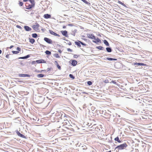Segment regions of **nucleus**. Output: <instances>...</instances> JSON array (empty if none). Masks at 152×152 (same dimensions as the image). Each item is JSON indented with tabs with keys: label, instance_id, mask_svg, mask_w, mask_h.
<instances>
[{
	"label": "nucleus",
	"instance_id": "nucleus-1",
	"mask_svg": "<svg viewBox=\"0 0 152 152\" xmlns=\"http://www.w3.org/2000/svg\"><path fill=\"white\" fill-rule=\"evenodd\" d=\"M127 146V144L126 143H124L117 146L115 148V149L117 150H118V151L119 150H122L125 149Z\"/></svg>",
	"mask_w": 152,
	"mask_h": 152
},
{
	"label": "nucleus",
	"instance_id": "nucleus-2",
	"mask_svg": "<svg viewBox=\"0 0 152 152\" xmlns=\"http://www.w3.org/2000/svg\"><path fill=\"white\" fill-rule=\"evenodd\" d=\"M44 40L47 42L49 44H52V40L48 38L45 37L44 38Z\"/></svg>",
	"mask_w": 152,
	"mask_h": 152
},
{
	"label": "nucleus",
	"instance_id": "nucleus-3",
	"mask_svg": "<svg viewBox=\"0 0 152 152\" xmlns=\"http://www.w3.org/2000/svg\"><path fill=\"white\" fill-rule=\"evenodd\" d=\"M18 75L20 77H30V75L28 74H18Z\"/></svg>",
	"mask_w": 152,
	"mask_h": 152
},
{
	"label": "nucleus",
	"instance_id": "nucleus-4",
	"mask_svg": "<svg viewBox=\"0 0 152 152\" xmlns=\"http://www.w3.org/2000/svg\"><path fill=\"white\" fill-rule=\"evenodd\" d=\"M145 64L144 63H134V65L135 66V67H137L138 66H144L145 65Z\"/></svg>",
	"mask_w": 152,
	"mask_h": 152
},
{
	"label": "nucleus",
	"instance_id": "nucleus-5",
	"mask_svg": "<svg viewBox=\"0 0 152 152\" xmlns=\"http://www.w3.org/2000/svg\"><path fill=\"white\" fill-rule=\"evenodd\" d=\"M88 36L89 38L96 39V37L92 34H89Z\"/></svg>",
	"mask_w": 152,
	"mask_h": 152
},
{
	"label": "nucleus",
	"instance_id": "nucleus-6",
	"mask_svg": "<svg viewBox=\"0 0 152 152\" xmlns=\"http://www.w3.org/2000/svg\"><path fill=\"white\" fill-rule=\"evenodd\" d=\"M61 32L62 34V35L64 36L65 37H67L68 35H67V31L65 30V31H61Z\"/></svg>",
	"mask_w": 152,
	"mask_h": 152
},
{
	"label": "nucleus",
	"instance_id": "nucleus-7",
	"mask_svg": "<svg viewBox=\"0 0 152 152\" xmlns=\"http://www.w3.org/2000/svg\"><path fill=\"white\" fill-rule=\"evenodd\" d=\"M39 26V24H37L36 25H33L32 26V28L35 31H37L38 30Z\"/></svg>",
	"mask_w": 152,
	"mask_h": 152
},
{
	"label": "nucleus",
	"instance_id": "nucleus-8",
	"mask_svg": "<svg viewBox=\"0 0 152 152\" xmlns=\"http://www.w3.org/2000/svg\"><path fill=\"white\" fill-rule=\"evenodd\" d=\"M49 31L50 34L52 35H53L55 36H58V37L60 36V35L58 34L55 33L54 32H53L52 31H51V30H49Z\"/></svg>",
	"mask_w": 152,
	"mask_h": 152
},
{
	"label": "nucleus",
	"instance_id": "nucleus-9",
	"mask_svg": "<svg viewBox=\"0 0 152 152\" xmlns=\"http://www.w3.org/2000/svg\"><path fill=\"white\" fill-rule=\"evenodd\" d=\"M16 134H17L18 136H20V137H23V138H24V137H25V136L24 135H23V134H21V133H20L19 132V131H18V130H16Z\"/></svg>",
	"mask_w": 152,
	"mask_h": 152
},
{
	"label": "nucleus",
	"instance_id": "nucleus-10",
	"mask_svg": "<svg viewBox=\"0 0 152 152\" xmlns=\"http://www.w3.org/2000/svg\"><path fill=\"white\" fill-rule=\"evenodd\" d=\"M24 28L25 30L26 31H30L32 29L31 28H30L29 26H24Z\"/></svg>",
	"mask_w": 152,
	"mask_h": 152
},
{
	"label": "nucleus",
	"instance_id": "nucleus-11",
	"mask_svg": "<svg viewBox=\"0 0 152 152\" xmlns=\"http://www.w3.org/2000/svg\"><path fill=\"white\" fill-rule=\"evenodd\" d=\"M43 17L45 18L48 19V18H50L51 15H50L49 14H45L44 15Z\"/></svg>",
	"mask_w": 152,
	"mask_h": 152
},
{
	"label": "nucleus",
	"instance_id": "nucleus-12",
	"mask_svg": "<svg viewBox=\"0 0 152 152\" xmlns=\"http://www.w3.org/2000/svg\"><path fill=\"white\" fill-rule=\"evenodd\" d=\"M95 41H94V40H93V42H94L96 43H97L98 42H101V41L98 38H96V39H95Z\"/></svg>",
	"mask_w": 152,
	"mask_h": 152
},
{
	"label": "nucleus",
	"instance_id": "nucleus-13",
	"mask_svg": "<svg viewBox=\"0 0 152 152\" xmlns=\"http://www.w3.org/2000/svg\"><path fill=\"white\" fill-rule=\"evenodd\" d=\"M77 64V62L76 60H72V65L73 66H75Z\"/></svg>",
	"mask_w": 152,
	"mask_h": 152
},
{
	"label": "nucleus",
	"instance_id": "nucleus-14",
	"mask_svg": "<svg viewBox=\"0 0 152 152\" xmlns=\"http://www.w3.org/2000/svg\"><path fill=\"white\" fill-rule=\"evenodd\" d=\"M26 6L27 7L26 9H27L30 10L31 9L32 7H34L31 6V5H29L27 3H26Z\"/></svg>",
	"mask_w": 152,
	"mask_h": 152
},
{
	"label": "nucleus",
	"instance_id": "nucleus-15",
	"mask_svg": "<svg viewBox=\"0 0 152 152\" xmlns=\"http://www.w3.org/2000/svg\"><path fill=\"white\" fill-rule=\"evenodd\" d=\"M31 4V6L34 7L35 4V2L34 0H28Z\"/></svg>",
	"mask_w": 152,
	"mask_h": 152
},
{
	"label": "nucleus",
	"instance_id": "nucleus-16",
	"mask_svg": "<svg viewBox=\"0 0 152 152\" xmlns=\"http://www.w3.org/2000/svg\"><path fill=\"white\" fill-rule=\"evenodd\" d=\"M30 56L29 55H28L27 56L22 57H20L18 58V59H27L28 58H29Z\"/></svg>",
	"mask_w": 152,
	"mask_h": 152
},
{
	"label": "nucleus",
	"instance_id": "nucleus-17",
	"mask_svg": "<svg viewBox=\"0 0 152 152\" xmlns=\"http://www.w3.org/2000/svg\"><path fill=\"white\" fill-rule=\"evenodd\" d=\"M96 48L100 50H105L104 48L101 46L96 47Z\"/></svg>",
	"mask_w": 152,
	"mask_h": 152
},
{
	"label": "nucleus",
	"instance_id": "nucleus-18",
	"mask_svg": "<svg viewBox=\"0 0 152 152\" xmlns=\"http://www.w3.org/2000/svg\"><path fill=\"white\" fill-rule=\"evenodd\" d=\"M103 42H104V43L105 44V45L106 46H109L110 45L107 40H104Z\"/></svg>",
	"mask_w": 152,
	"mask_h": 152
},
{
	"label": "nucleus",
	"instance_id": "nucleus-19",
	"mask_svg": "<svg viewBox=\"0 0 152 152\" xmlns=\"http://www.w3.org/2000/svg\"><path fill=\"white\" fill-rule=\"evenodd\" d=\"M109 61H116L117 59L116 58H111L107 57L106 58Z\"/></svg>",
	"mask_w": 152,
	"mask_h": 152
},
{
	"label": "nucleus",
	"instance_id": "nucleus-20",
	"mask_svg": "<svg viewBox=\"0 0 152 152\" xmlns=\"http://www.w3.org/2000/svg\"><path fill=\"white\" fill-rule=\"evenodd\" d=\"M114 140L115 141H117V142H118L119 143H121V141L120 140L119 137H118L115 138L114 139Z\"/></svg>",
	"mask_w": 152,
	"mask_h": 152
},
{
	"label": "nucleus",
	"instance_id": "nucleus-21",
	"mask_svg": "<svg viewBox=\"0 0 152 152\" xmlns=\"http://www.w3.org/2000/svg\"><path fill=\"white\" fill-rule=\"evenodd\" d=\"M107 51L108 52H111L112 51V49L110 47H107L106 48Z\"/></svg>",
	"mask_w": 152,
	"mask_h": 152
},
{
	"label": "nucleus",
	"instance_id": "nucleus-22",
	"mask_svg": "<svg viewBox=\"0 0 152 152\" xmlns=\"http://www.w3.org/2000/svg\"><path fill=\"white\" fill-rule=\"evenodd\" d=\"M45 76V75L40 74L37 75V76L38 78H42L43 77Z\"/></svg>",
	"mask_w": 152,
	"mask_h": 152
},
{
	"label": "nucleus",
	"instance_id": "nucleus-23",
	"mask_svg": "<svg viewBox=\"0 0 152 152\" xmlns=\"http://www.w3.org/2000/svg\"><path fill=\"white\" fill-rule=\"evenodd\" d=\"M75 44L79 47H80L81 46L80 43V42H75Z\"/></svg>",
	"mask_w": 152,
	"mask_h": 152
},
{
	"label": "nucleus",
	"instance_id": "nucleus-24",
	"mask_svg": "<svg viewBox=\"0 0 152 152\" xmlns=\"http://www.w3.org/2000/svg\"><path fill=\"white\" fill-rule=\"evenodd\" d=\"M35 41V40L33 39H30L29 42L32 44H33Z\"/></svg>",
	"mask_w": 152,
	"mask_h": 152
},
{
	"label": "nucleus",
	"instance_id": "nucleus-25",
	"mask_svg": "<svg viewBox=\"0 0 152 152\" xmlns=\"http://www.w3.org/2000/svg\"><path fill=\"white\" fill-rule=\"evenodd\" d=\"M45 53L47 55H50L51 54V52L48 50H46L45 51Z\"/></svg>",
	"mask_w": 152,
	"mask_h": 152
},
{
	"label": "nucleus",
	"instance_id": "nucleus-26",
	"mask_svg": "<svg viewBox=\"0 0 152 152\" xmlns=\"http://www.w3.org/2000/svg\"><path fill=\"white\" fill-rule=\"evenodd\" d=\"M118 3L121 4V5H123V6H124V7H125L126 6V5L124 3H123L121 1H118Z\"/></svg>",
	"mask_w": 152,
	"mask_h": 152
},
{
	"label": "nucleus",
	"instance_id": "nucleus-27",
	"mask_svg": "<svg viewBox=\"0 0 152 152\" xmlns=\"http://www.w3.org/2000/svg\"><path fill=\"white\" fill-rule=\"evenodd\" d=\"M54 56L56 58H59L60 56L58 53H55L54 55Z\"/></svg>",
	"mask_w": 152,
	"mask_h": 152
},
{
	"label": "nucleus",
	"instance_id": "nucleus-28",
	"mask_svg": "<svg viewBox=\"0 0 152 152\" xmlns=\"http://www.w3.org/2000/svg\"><path fill=\"white\" fill-rule=\"evenodd\" d=\"M38 98L40 100V101L39 102L40 103H42L43 100V97H38Z\"/></svg>",
	"mask_w": 152,
	"mask_h": 152
},
{
	"label": "nucleus",
	"instance_id": "nucleus-29",
	"mask_svg": "<svg viewBox=\"0 0 152 152\" xmlns=\"http://www.w3.org/2000/svg\"><path fill=\"white\" fill-rule=\"evenodd\" d=\"M37 36V34L34 33L32 34V37L34 38H36Z\"/></svg>",
	"mask_w": 152,
	"mask_h": 152
},
{
	"label": "nucleus",
	"instance_id": "nucleus-30",
	"mask_svg": "<svg viewBox=\"0 0 152 152\" xmlns=\"http://www.w3.org/2000/svg\"><path fill=\"white\" fill-rule=\"evenodd\" d=\"M69 76L70 78H72V79H75L74 76L72 74H69Z\"/></svg>",
	"mask_w": 152,
	"mask_h": 152
},
{
	"label": "nucleus",
	"instance_id": "nucleus-31",
	"mask_svg": "<svg viewBox=\"0 0 152 152\" xmlns=\"http://www.w3.org/2000/svg\"><path fill=\"white\" fill-rule=\"evenodd\" d=\"M12 53L14 54H17L19 53V51H13Z\"/></svg>",
	"mask_w": 152,
	"mask_h": 152
},
{
	"label": "nucleus",
	"instance_id": "nucleus-32",
	"mask_svg": "<svg viewBox=\"0 0 152 152\" xmlns=\"http://www.w3.org/2000/svg\"><path fill=\"white\" fill-rule=\"evenodd\" d=\"M87 83V84L89 86L91 85L92 83V82L91 81H88Z\"/></svg>",
	"mask_w": 152,
	"mask_h": 152
},
{
	"label": "nucleus",
	"instance_id": "nucleus-33",
	"mask_svg": "<svg viewBox=\"0 0 152 152\" xmlns=\"http://www.w3.org/2000/svg\"><path fill=\"white\" fill-rule=\"evenodd\" d=\"M42 60H37L36 61V62L37 63H42Z\"/></svg>",
	"mask_w": 152,
	"mask_h": 152
},
{
	"label": "nucleus",
	"instance_id": "nucleus-34",
	"mask_svg": "<svg viewBox=\"0 0 152 152\" xmlns=\"http://www.w3.org/2000/svg\"><path fill=\"white\" fill-rule=\"evenodd\" d=\"M78 42H80V44L83 45H84V46H86V44H85V43H84L80 41H78Z\"/></svg>",
	"mask_w": 152,
	"mask_h": 152
},
{
	"label": "nucleus",
	"instance_id": "nucleus-35",
	"mask_svg": "<svg viewBox=\"0 0 152 152\" xmlns=\"http://www.w3.org/2000/svg\"><path fill=\"white\" fill-rule=\"evenodd\" d=\"M111 83H112L114 84H116V85H118V84H117V83L115 81H111Z\"/></svg>",
	"mask_w": 152,
	"mask_h": 152
},
{
	"label": "nucleus",
	"instance_id": "nucleus-36",
	"mask_svg": "<svg viewBox=\"0 0 152 152\" xmlns=\"http://www.w3.org/2000/svg\"><path fill=\"white\" fill-rule=\"evenodd\" d=\"M57 66V67L60 70L61 69V66L59 65L58 64H56Z\"/></svg>",
	"mask_w": 152,
	"mask_h": 152
},
{
	"label": "nucleus",
	"instance_id": "nucleus-37",
	"mask_svg": "<svg viewBox=\"0 0 152 152\" xmlns=\"http://www.w3.org/2000/svg\"><path fill=\"white\" fill-rule=\"evenodd\" d=\"M84 3L87 4L88 3V2L86 0H81Z\"/></svg>",
	"mask_w": 152,
	"mask_h": 152
},
{
	"label": "nucleus",
	"instance_id": "nucleus-38",
	"mask_svg": "<svg viewBox=\"0 0 152 152\" xmlns=\"http://www.w3.org/2000/svg\"><path fill=\"white\" fill-rule=\"evenodd\" d=\"M19 4L20 6H21L23 5V2H22L19 1Z\"/></svg>",
	"mask_w": 152,
	"mask_h": 152
},
{
	"label": "nucleus",
	"instance_id": "nucleus-39",
	"mask_svg": "<svg viewBox=\"0 0 152 152\" xmlns=\"http://www.w3.org/2000/svg\"><path fill=\"white\" fill-rule=\"evenodd\" d=\"M67 50L68 51H70V52H72V50L70 49V48H68L67 49Z\"/></svg>",
	"mask_w": 152,
	"mask_h": 152
},
{
	"label": "nucleus",
	"instance_id": "nucleus-40",
	"mask_svg": "<svg viewBox=\"0 0 152 152\" xmlns=\"http://www.w3.org/2000/svg\"><path fill=\"white\" fill-rule=\"evenodd\" d=\"M16 50H18L17 51H20V50H21V49L19 47H18L17 48Z\"/></svg>",
	"mask_w": 152,
	"mask_h": 152
},
{
	"label": "nucleus",
	"instance_id": "nucleus-41",
	"mask_svg": "<svg viewBox=\"0 0 152 152\" xmlns=\"http://www.w3.org/2000/svg\"><path fill=\"white\" fill-rule=\"evenodd\" d=\"M78 57V56L77 55L75 54L74 55V57L75 58H77Z\"/></svg>",
	"mask_w": 152,
	"mask_h": 152
},
{
	"label": "nucleus",
	"instance_id": "nucleus-42",
	"mask_svg": "<svg viewBox=\"0 0 152 152\" xmlns=\"http://www.w3.org/2000/svg\"><path fill=\"white\" fill-rule=\"evenodd\" d=\"M36 63H37V62H36V61H33L32 62V64H35Z\"/></svg>",
	"mask_w": 152,
	"mask_h": 152
},
{
	"label": "nucleus",
	"instance_id": "nucleus-43",
	"mask_svg": "<svg viewBox=\"0 0 152 152\" xmlns=\"http://www.w3.org/2000/svg\"><path fill=\"white\" fill-rule=\"evenodd\" d=\"M42 63H45L46 61H44V60L42 59Z\"/></svg>",
	"mask_w": 152,
	"mask_h": 152
},
{
	"label": "nucleus",
	"instance_id": "nucleus-44",
	"mask_svg": "<svg viewBox=\"0 0 152 152\" xmlns=\"http://www.w3.org/2000/svg\"><path fill=\"white\" fill-rule=\"evenodd\" d=\"M9 54L7 55L6 56V58H8L9 57Z\"/></svg>",
	"mask_w": 152,
	"mask_h": 152
},
{
	"label": "nucleus",
	"instance_id": "nucleus-45",
	"mask_svg": "<svg viewBox=\"0 0 152 152\" xmlns=\"http://www.w3.org/2000/svg\"><path fill=\"white\" fill-rule=\"evenodd\" d=\"M17 27H18V28H21V26H20L17 25Z\"/></svg>",
	"mask_w": 152,
	"mask_h": 152
},
{
	"label": "nucleus",
	"instance_id": "nucleus-46",
	"mask_svg": "<svg viewBox=\"0 0 152 152\" xmlns=\"http://www.w3.org/2000/svg\"><path fill=\"white\" fill-rule=\"evenodd\" d=\"M13 47V45H11L10 47V49H11Z\"/></svg>",
	"mask_w": 152,
	"mask_h": 152
},
{
	"label": "nucleus",
	"instance_id": "nucleus-47",
	"mask_svg": "<svg viewBox=\"0 0 152 152\" xmlns=\"http://www.w3.org/2000/svg\"><path fill=\"white\" fill-rule=\"evenodd\" d=\"M58 52L60 53H61L62 52V51L61 50H58Z\"/></svg>",
	"mask_w": 152,
	"mask_h": 152
},
{
	"label": "nucleus",
	"instance_id": "nucleus-48",
	"mask_svg": "<svg viewBox=\"0 0 152 152\" xmlns=\"http://www.w3.org/2000/svg\"><path fill=\"white\" fill-rule=\"evenodd\" d=\"M66 27L65 26H64L63 27V28H66Z\"/></svg>",
	"mask_w": 152,
	"mask_h": 152
},
{
	"label": "nucleus",
	"instance_id": "nucleus-49",
	"mask_svg": "<svg viewBox=\"0 0 152 152\" xmlns=\"http://www.w3.org/2000/svg\"><path fill=\"white\" fill-rule=\"evenodd\" d=\"M55 63H56V65L58 64L57 62L56 61H55Z\"/></svg>",
	"mask_w": 152,
	"mask_h": 152
},
{
	"label": "nucleus",
	"instance_id": "nucleus-50",
	"mask_svg": "<svg viewBox=\"0 0 152 152\" xmlns=\"http://www.w3.org/2000/svg\"><path fill=\"white\" fill-rule=\"evenodd\" d=\"M2 51L1 50H0V54L1 53Z\"/></svg>",
	"mask_w": 152,
	"mask_h": 152
},
{
	"label": "nucleus",
	"instance_id": "nucleus-51",
	"mask_svg": "<svg viewBox=\"0 0 152 152\" xmlns=\"http://www.w3.org/2000/svg\"><path fill=\"white\" fill-rule=\"evenodd\" d=\"M69 45H71V43L70 42V43L69 44Z\"/></svg>",
	"mask_w": 152,
	"mask_h": 152
},
{
	"label": "nucleus",
	"instance_id": "nucleus-52",
	"mask_svg": "<svg viewBox=\"0 0 152 152\" xmlns=\"http://www.w3.org/2000/svg\"><path fill=\"white\" fill-rule=\"evenodd\" d=\"M95 124H94V125H93L92 126V127L94 126H95Z\"/></svg>",
	"mask_w": 152,
	"mask_h": 152
},
{
	"label": "nucleus",
	"instance_id": "nucleus-53",
	"mask_svg": "<svg viewBox=\"0 0 152 152\" xmlns=\"http://www.w3.org/2000/svg\"><path fill=\"white\" fill-rule=\"evenodd\" d=\"M107 152H111V151H107Z\"/></svg>",
	"mask_w": 152,
	"mask_h": 152
},
{
	"label": "nucleus",
	"instance_id": "nucleus-54",
	"mask_svg": "<svg viewBox=\"0 0 152 152\" xmlns=\"http://www.w3.org/2000/svg\"><path fill=\"white\" fill-rule=\"evenodd\" d=\"M37 72H41L39 71H37Z\"/></svg>",
	"mask_w": 152,
	"mask_h": 152
},
{
	"label": "nucleus",
	"instance_id": "nucleus-55",
	"mask_svg": "<svg viewBox=\"0 0 152 152\" xmlns=\"http://www.w3.org/2000/svg\"><path fill=\"white\" fill-rule=\"evenodd\" d=\"M48 71H49L50 70V69L48 68Z\"/></svg>",
	"mask_w": 152,
	"mask_h": 152
},
{
	"label": "nucleus",
	"instance_id": "nucleus-56",
	"mask_svg": "<svg viewBox=\"0 0 152 152\" xmlns=\"http://www.w3.org/2000/svg\"><path fill=\"white\" fill-rule=\"evenodd\" d=\"M22 81H19V82H22Z\"/></svg>",
	"mask_w": 152,
	"mask_h": 152
},
{
	"label": "nucleus",
	"instance_id": "nucleus-57",
	"mask_svg": "<svg viewBox=\"0 0 152 152\" xmlns=\"http://www.w3.org/2000/svg\"><path fill=\"white\" fill-rule=\"evenodd\" d=\"M75 33H74V34H73V35H74V36H75Z\"/></svg>",
	"mask_w": 152,
	"mask_h": 152
},
{
	"label": "nucleus",
	"instance_id": "nucleus-58",
	"mask_svg": "<svg viewBox=\"0 0 152 152\" xmlns=\"http://www.w3.org/2000/svg\"><path fill=\"white\" fill-rule=\"evenodd\" d=\"M90 125H89L88 126H90Z\"/></svg>",
	"mask_w": 152,
	"mask_h": 152
}]
</instances>
